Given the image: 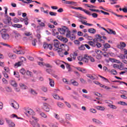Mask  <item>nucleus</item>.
<instances>
[{
	"label": "nucleus",
	"mask_w": 127,
	"mask_h": 127,
	"mask_svg": "<svg viewBox=\"0 0 127 127\" xmlns=\"http://www.w3.org/2000/svg\"><path fill=\"white\" fill-rule=\"evenodd\" d=\"M55 63H56V64H57L58 66H59V65H61L62 64H63V61H62L60 60H57L55 61Z\"/></svg>",
	"instance_id": "nucleus-29"
},
{
	"label": "nucleus",
	"mask_w": 127,
	"mask_h": 127,
	"mask_svg": "<svg viewBox=\"0 0 127 127\" xmlns=\"http://www.w3.org/2000/svg\"><path fill=\"white\" fill-rule=\"evenodd\" d=\"M88 31L91 34H95V33H96V29L94 28H90L88 30Z\"/></svg>",
	"instance_id": "nucleus-24"
},
{
	"label": "nucleus",
	"mask_w": 127,
	"mask_h": 127,
	"mask_svg": "<svg viewBox=\"0 0 127 127\" xmlns=\"http://www.w3.org/2000/svg\"><path fill=\"white\" fill-rule=\"evenodd\" d=\"M24 23L25 25H28V18H24Z\"/></svg>",
	"instance_id": "nucleus-62"
},
{
	"label": "nucleus",
	"mask_w": 127,
	"mask_h": 127,
	"mask_svg": "<svg viewBox=\"0 0 127 127\" xmlns=\"http://www.w3.org/2000/svg\"><path fill=\"white\" fill-rule=\"evenodd\" d=\"M85 56L86 55H84L82 61H83V62H85V63H89V58H88V57H85Z\"/></svg>",
	"instance_id": "nucleus-34"
},
{
	"label": "nucleus",
	"mask_w": 127,
	"mask_h": 127,
	"mask_svg": "<svg viewBox=\"0 0 127 127\" xmlns=\"http://www.w3.org/2000/svg\"><path fill=\"white\" fill-rule=\"evenodd\" d=\"M96 109L99 111H105V107L103 106H97Z\"/></svg>",
	"instance_id": "nucleus-35"
},
{
	"label": "nucleus",
	"mask_w": 127,
	"mask_h": 127,
	"mask_svg": "<svg viewBox=\"0 0 127 127\" xmlns=\"http://www.w3.org/2000/svg\"><path fill=\"white\" fill-rule=\"evenodd\" d=\"M37 21L38 22V24L40 26H41V27H45V23L41 22V20H37Z\"/></svg>",
	"instance_id": "nucleus-23"
},
{
	"label": "nucleus",
	"mask_w": 127,
	"mask_h": 127,
	"mask_svg": "<svg viewBox=\"0 0 127 127\" xmlns=\"http://www.w3.org/2000/svg\"><path fill=\"white\" fill-rule=\"evenodd\" d=\"M21 65H22V63L21 62H18L14 64V67L15 68H17L18 67H20Z\"/></svg>",
	"instance_id": "nucleus-31"
},
{
	"label": "nucleus",
	"mask_w": 127,
	"mask_h": 127,
	"mask_svg": "<svg viewBox=\"0 0 127 127\" xmlns=\"http://www.w3.org/2000/svg\"><path fill=\"white\" fill-rule=\"evenodd\" d=\"M12 26H13V27H16V28H21L22 25L20 24H14L12 25Z\"/></svg>",
	"instance_id": "nucleus-28"
},
{
	"label": "nucleus",
	"mask_w": 127,
	"mask_h": 127,
	"mask_svg": "<svg viewBox=\"0 0 127 127\" xmlns=\"http://www.w3.org/2000/svg\"><path fill=\"white\" fill-rule=\"evenodd\" d=\"M66 35H65V36L66 37H67V38H69V37H70L71 36V34L72 33V32L69 30V29H67V31H66Z\"/></svg>",
	"instance_id": "nucleus-27"
},
{
	"label": "nucleus",
	"mask_w": 127,
	"mask_h": 127,
	"mask_svg": "<svg viewBox=\"0 0 127 127\" xmlns=\"http://www.w3.org/2000/svg\"><path fill=\"white\" fill-rule=\"evenodd\" d=\"M20 73H21L22 75H24V74L26 73V71H25V69H24V68H21V69H20Z\"/></svg>",
	"instance_id": "nucleus-45"
},
{
	"label": "nucleus",
	"mask_w": 127,
	"mask_h": 127,
	"mask_svg": "<svg viewBox=\"0 0 127 127\" xmlns=\"http://www.w3.org/2000/svg\"><path fill=\"white\" fill-rule=\"evenodd\" d=\"M2 37L4 40H8L9 39V35L8 34H2Z\"/></svg>",
	"instance_id": "nucleus-17"
},
{
	"label": "nucleus",
	"mask_w": 127,
	"mask_h": 127,
	"mask_svg": "<svg viewBox=\"0 0 127 127\" xmlns=\"http://www.w3.org/2000/svg\"><path fill=\"white\" fill-rule=\"evenodd\" d=\"M57 38H58V39H59V40H60L61 41L63 42L64 43H67V42H68V39H67V38H64L62 36H58Z\"/></svg>",
	"instance_id": "nucleus-9"
},
{
	"label": "nucleus",
	"mask_w": 127,
	"mask_h": 127,
	"mask_svg": "<svg viewBox=\"0 0 127 127\" xmlns=\"http://www.w3.org/2000/svg\"><path fill=\"white\" fill-rule=\"evenodd\" d=\"M91 15L94 18H97V17H98V14H97L96 13H93L91 14Z\"/></svg>",
	"instance_id": "nucleus-64"
},
{
	"label": "nucleus",
	"mask_w": 127,
	"mask_h": 127,
	"mask_svg": "<svg viewBox=\"0 0 127 127\" xmlns=\"http://www.w3.org/2000/svg\"><path fill=\"white\" fill-rule=\"evenodd\" d=\"M41 90L45 93H46V92H47V91H48L47 87H42L41 88Z\"/></svg>",
	"instance_id": "nucleus-60"
},
{
	"label": "nucleus",
	"mask_w": 127,
	"mask_h": 127,
	"mask_svg": "<svg viewBox=\"0 0 127 127\" xmlns=\"http://www.w3.org/2000/svg\"><path fill=\"white\" fill-rule=\"evenodd\" d=\"M26 1H24V3H27L28 4L29 3H31L32 2H33V0H25Z\"/></svg>",
	"instance_id": "nucleus-48"
},
{
	"label": "nucleus",
	"mask_w": 127,
	"mask_h": 127,
	"mask_svg": "<svg viewBox=\"0 0 127 127\" xmlns=\"http://www.w3.org/2000/svg\"><path fill=\"white\" fill-rule=\"evenodd\" d=\"M79 50H85V45H81L80 47H79Z\"/></svg>",
	"instance_id": "nucleus-55"
},
{
	"label": "nucleus",
	"mask_w": 127,
	"mask_h": 127,
	"mask_svg": "<svg viewBox=\"0 0 127 127\" xmlns=\"http://www.w3.org/2000/svg\"><path fill=\"white\" fill-rule=\"evenodd\" d=\"M4 23H5V24H11V18L10 17H7V18L4 20Z\"/></svg>",
	"instance_id": "nucleus-15"
},
{
	"label": "nucleus",
	"mask_w": 127,
	"mask_h": 127,
	"mask_svg": "<svg viewBox=\"0 0 127 127\" xmlns=\"http://www.w3.org/2000/svg\"><path fill=\"white\" fill-rule=\"evenodd\" d=\"M11 36L13 38L17 39V40L21 38V35L17 31L14 30L11 33Z\"/></svg>",
	"instance_id": "nucleus-5"
},
{
	"label": "nucleus",
	"mask_w": 127,
	"mask_h": 127,
	"mask_svg": "<svg viewBox=\"0 0 127 127\" xmlns=\"http://www.w3.org/2000/svg\"><path fill=\"white\" fill-rule=\"evenodd\" d=\"M57 106L59 108H62L63 107H64V104L61 103V102H58L57 103Z\"/></svg>",
	"instance_id": "nucleus-42"
},
{
	"label": "nucleus",
	"mask_w": 127,
	"mask_h": 127,
	"mask_svg": "<svg viewBox=\"0 0 127 127\" xmlns=\"http://www.w3.org/2000/svg\"><path fill=\"white\" fill-rule=\"evenodd\" d=\"M43 48L44 49H48V44L46 43V42H44L43 44Z\"/></svg>",
	"instance_id": "nucleus-52"
},
{
	"label": "nucleus",
	"mask_w": 127,
	"mask_h": 127,
	"mask_svg": "<svg viewBox=\"0 0 127 127\" xmlns=\"http://www.w3.org/2000/svg\"><path fill=\"white\" fill-rule=\"evenodd\" d=\"M53 98L56 100H60V96H59L58 94H54L53 95Z\"/></svg>",
	"instance_id": "nucleus-44"
},
{
	"label": "nucleus",
	"mask_w": 127,
	"mask_h": 127,
	"mask_svg": "<svg viewBox=\"0 0 127 127\" xmlns=\"http://www.w3.org/2000/svg\"><path fill=\"white\" fill-rule=\"evenodd\" d=\"M92 122L95 125H103L102 122L100 121V120L96 119L95 118L92 119Z\"/></svg>",
	"instance_id": "nucleus-16"
},
{
	"label": "nucleus",
	"mask_w": 127,
	"mask_h": 127,
	"mask_svg": "<svg viewBox=\"0 0 127 127\" xmlns=\"http://www.w3.org/2000/svg\"><path fill=\"white\" fill-rule=\"evenodd\" d=\"M49 84L51 87H54V85L55 83H54V80L51 78H49Z\"/></svg>",
	"instance_id": "nucleus-22"
},
{
	"label": "nucleus",
	"mask_w": 127,
	"mask_h": 127,
	"mask_svg": "<svg viewBox=\"0 0 127 127\" xmlns=\"http://www.w3.org/2000/svg\"><path fill=\"white\" fill-rule=\"evenodd\" d=\"M95 37L96 40H99L100 42H101L102 43H105V41L102 39V36H101L100 35H96Z\"/></svg>",
	"instance_id": "nucleus-14"
},
{
	"label": "nucleus",
	"mask_w": 127,
	"mask_h": 127,
	"mask_svg": "<svg viewBox=\"0 0 127 127\" xmlns=\"http://www.w3.org/2000/svg\"><path fill=\"white\" fill-rule=\"evenodd\" d=\"M108 107H109L110 109H112L113 110H117V109H118V107H117V106L113 104L108 105Z\"/></svg>",
	"instance_id": "nucleus-30"
},
{
	"label": "nucleus",
	"mask_w": 127,
	"mask_h": 127,
	"mask_svg": "<svg viewBox=\"0 0 127 127\" xmlns=\"http://www.w3.org/2000/svg\"><path fill=\"white\" fill-rule=\"evenodd\" d=\"M103 54V52L100 50L96 49L94 51V54L92 55L94 57H96V59L100 60L102 59V55Z\"/></svg>",
	"instance_id": "nucleus-2"
},
{
	"label": "nucleus",
	"mask_w": 127,
	"mask_h": 127,
	"mask_svg": "<svg viewBox=\"0 0 127 127\" xmlns=\"http://www.w3.org/2000/svg\"><path fill=\"white\" fill-rule=\"evenodd\" d=\"M111 72L113 75H117V74H118V72H117V70L115 69H112Z\"/></svg>",
	"instance_id": "nucleus-54"
},
{
	"label": "nucleus",
	"mask_w": 127,
	"mask_h": 127,
	"mask_svg": "<svg viewBox=\"0 0 127 127\" xmlns=\"http://www.w3.org/2000/svg\"><path fill=\"white\" fill-rule=\"evenodd\" d=\"M68 27L64 26L63 28L59 29V31L61 34L65 35V33H66V31H68Z\"/></svg>",
	"instance_id": "nucleus-6"
},
{
	"label": "nucleus",
	"mask_w": 127,
	"mask_h": 127,
	"mask_svg": "<svg viewBox=\"0 0 127 127\" xmlns=\"http://www.w3.org/2000/svg\"><path fill=\"white\" fill-rule=\"evenodd\" d=\"M10 105L13 109H15V110H18V109H19V105H18L16 102H14Z\"/></svg>",
	"instance_id": "nucleus-11"
},
{
	"label": "nucleus",
	"mask_w": 127,
	"mask_h": 127,
	"mask_svg": "<svg viewBox=\"0 0 127 127\" xmlns=\"http://www.w3.org/2000/svg\"><path fill=\"white\" fill-rule=\"evenodd\" d=\"M60 123H61V124H63V125H65V120H64V119H60V120H59Z\"/></svg>",
	"instance_id": "nucleus-53"
},
{
	"label": "nucleus",
	"mask_w": 127,
	"mask_h": 127,
	"mask_svg": "<svg viewBox=\"0 0 127 127\" xmlns=\"http://www.w3.org/2000/svg\"><path fill=\"white\" fill-rule=\"evenodd\" d=\"M49 14L51 16H56V15H57V13H56L55 12L50 11L49 12Z\"/></svg>",
	"instance_id": "nucleus-43"
},
{
	"label": "nucleus",
	"mask_w": 127,
	"mask_h": 127,
	"mask_svg": "<svg viewBox=\"0 0 127 127\" xmlns=\"http://www.w3.org/2000/svg\"><path fill=\"white\" fill-rule=\"evenodd\" d=\"M69 38L71 40H75V39H76V37L75 36V35H71Z\"/></svg>",
	"instance_id": "nucleus-58"
},
{
	"label": "nucleus",
	"mask_w": 127,
	"mask_h": 127,
	"mask_svg": "<svg viewBox=\"0 0 127 127\" xmlns=\"http://www.w3.org/2000/svg\"><path fill=\"white\" fill-rule=\"evenodd\" d=\"M76 69L80 72H81V73H87V71L85 68H82L81 67H77Z\"/></svg>",
	"instance_id": "nucleus-25"
},
{
	"label": "nucleus",
	"mask_w": 127,
	"mask_h": 127,
	"mask_svg": "<svg viewBox=\"0 0 127 127\" xmlns=\"http://www.w3.org/2000/svg\"><path fill=\"white\" fill-rule=\"evenodd\" d=\"M103 47L104 49H102V51H105V52L106 51H108V49L109 48H111V45H110V44L109 43H105V44H103Z\"/></svg>",
	"instance_id": "nucleus-8"
},
{
	"label": "nucleus",
	"mask_w": 127,
	"mask_h": 127,
	"mask_svg": "<svg viewBox=\"0 0 127 127\" xmlns=\"http://www.w3.org/2000/svg\"><path fill=\"white\" fill-rule=\"evenodd\" d=\"M88 44H89L90 46H92V47H96V43L92 41H88Z\"/></svg>",
	"instance_id": "nucleus-26"
},
{
	"label": "nucleus",
	"mask_w": 127,
	"mask_h": 127,
	"mask_svg": "<svg viewBox=\"0 0 127 127\" xmlns=\"http://www.w3.org/2000/svg\"><path fill=\"white\" fill-rule=\"evenodd\" d=\"M10 84L13 87H15V88H16V87H17V83H16V82L15 80H10Z\"/></svg>",
	"instance_id": "nucleus-19"
},
{
	"label": "nucleus",
	"mask_w": 127,
	"mask_h": 127,
	"mask_svg": "<svg viewBox=\"0 0 127 127\" xmlns=\"http://www.w3.org/2000/svg\"><path fill=\"white\" fill-rule=\"evenodd\" d=\"M19 59L20 60V62H21L22 63L24 62V61H26V59L23 57L19 58Z\"/></svg>",
	"instance_id": "nucleus-51"
},
{
	"label": "nucleus",
	"mask_w": 127,
	"mask_h": 127,
	"mask_svg": "<svg viewBox=\"0 0 127 127\" xmlns=\"http://www.w3.org/2000/svg\"><path fill=\"white\" fill-rule=\"evenodd\" d=\"M85 6H87V7H89V8H94L95 6L90 4H85Z\"/></svg>",
	"instance_id": "nucleus-49"
},
{
	"label": "nucleus",
	"mask_w": 127,
	"mask_h": 127,
	"mask_svg": "<svg viewBox=\"0 0 127 127\" xmlns=\"http://www.w3.org/2000/svg\"><path fill=\"white\" fill-rule=\"evenodd\" d=\"M84 12H85V13H86V14H87L88 15H92V13H91V12H90L89 10L84 9V11H83Z\"/></svg>",
	"instance_id": "nucleus-50"
},
{
	"label": "nucleus",
	"mask_w": 127,
	"mask_h": 127,
	"mask_svg": "<svg viewBox=\"0 0 127 127\" xmlns=\"http://www.w3.org/2000/svg\"><path fill=\"white\" fill-rule=\"evenodd\" d=\"M111 62H114L115 63H121V62L115 59H111Z\"/></svg>",
	"instance_id": "nucleus-41"
},
{
	"label": "nucleus",
	"mask_w": 127,
	"mask_h": 127,
	"mask_svg": "<svg viewBox=\"0 0 127 127\" xmlns=\"http://www.w3.org/2000/svg\"><path fill=\"white\" fill-rule=\"evenodd\" d=\"M65 3L66 4H70L71 5H75V4H76V3H77L76 2H74V1H66L65 2Z\"/></svg>",
	"instance_id": "nucleus-33"
},
{
	"label": "nucleus",
	"mask_w": 127,
	"mask_h": 127,
	"mask_svg": "<svg viewBox=\"0 0 127 127\" xmlns=\"http://www.w3.org/2000/svg\"><path fill=\"white\" fill-rule=\"evenodd\" d=\"M126 46L127 45L126 43H125V42H121L120 44L117 46V47L120 49H124Z\"/></svg>",
	"instance_id": "nucleus-13"
},
{
	"label": "nucleus",
	"mask_w": 127,
	"mask_h": 127,
	"mask_svg": "<svg viewBox=\"0 0 127 127\" xmlns=\"http://www.w3.org/2000/svg\"><path fill=\"white\" fill-rule=\"evenodd\" d=\"M31 93L32 94V95H34V96H35V95H37V92H36V91H35V90H33V89H31Z\"/></svg>",
	"instance_id": "nucleus-56"
},
{
	"label": "nucleus",
	"mask_w": 127,
	"mask_h": 127,
	"mask_svg": "<svg viewBox=\"0 0 127 127\" xmlns=\"http://www.w3.org/2000/svg\"><path fill=\"white\" fill-rule=\"evenodd\" d=\"M54 41V47L57 48L56 51L59 54L61 57H64V50H63V47L64 46L65 48H67V51H69V47L67 46H65V44H61L59 43V41L58 40H55Z\"/></svg>",
	"instance_id": "nucleus-1"
},
{
	"label": "nucleus",
	"mask_w": 127,
	"mask_h": 127,
	"mask_svg": "<svg viewBox=\"0 0 127 127\" xmlns=\"http://www.w3.org/2000/svg\"><path fill=\"white\" fill-rule=\"evenodd\" d=\"M6 122L7 124L9 125V127H15V124L12 122L11 120L6 119Z\"/></svg>",
	"instance_id": "nucleus-12"
},
{
	"label": "nucleus",
	"mask_w": 127,
	"mask_h": 127,
	"mask_svg": "<svg viewBox=\"0 0 127 127\" xmlns=\"http://www.w3.org/2000/svg\"><path fill=\"white\" fill-rule=\"evenodd\" d=\"M81 23L82 24H84V25H87L88 26H92L93 24H90V23H87V22H85V21H81Z\"/></svg>",
	"instance_id": "nucleus-37"
},
{
	"label": "nucleus",
	"mask_w": 127,
	"mask_h": 127,
	"mask_svg": "<svg viewBox=\"0 0 127 127\" xmlns=\"http://www.w3.org/2000/svg\"><path fill=\"white\" fill-rule=\"evenodd\" d=\"M13 52L16 54H24V50L20 47H16L13 49Z\"/></svg>",
	"instance_id": "nucleus-3"
},
{
	"label": "nucleus",
	"mask_w": 127,
	"mask_h": 127,
	"mask_svg": "<svg viewBox=\"0 0 127 127\" xmlns=\"http://www.w3.org/2000/svg\"><path fill=\"white\" fill-rule=\"evenodd\" d=\"M19 85L21 89H22V90H26V89H27V86H26V85L23 83H20L19 84Z\"/></svg>",
	"instance_id": "nucleus-20"
},
{
	"label": "nucleus",
	"mask_w": 127,
	"mask_h": 127,
	"mask_svg": "<svg viewBox=\"0 0 127 127\" xmlns=\"http://www.w3.org/2000/svg\"><path fill=\"white\" fill-rule=\"evenodd\" d=\"M85 57H87V58H88V60H90L91 62L94 63L96 61L95 60V59L91 56H89L88 55H85Z\"/></svg>",
	"instance_id": "nucleus-18"
},
{
	"label": "nucleus",
	"mask_w": 127,
	"mask_h": 127,
	"mask_svg": "<svg viewBox=\"0 0 127 127\" xmlns=\"http://www.w3.org/2000/svg\"><path fill=\"white\" fill-rule=\"evenodd\" d=\"M86 76L88 78H90V79H91V80H95V79H96V78H95L94 76H92V75L89 74H87Z\"/></svg>",
	"instance_id": "nucleus-47"
},
{
	"label": "nucleus",
	"mask_w": 127,
	"mask_h": 127,
	"mask_svg": "<svg viewBox=\"0 0 127 127\" xmlns=\"http://www.w3.org/2000/svg\"><path fill=\"white\" fill-rule=\"evenodd\" d=\"M13 22H15V23L17 22H19V19H17V18L15 17L13 19Z\"/></svg>",
	"instance_id": "nucleus-61"
},
{
	"label": "nucleus",
	"mask_w": 127,
	"mask_h": 127,
	"mask_svg": "<svg viewBox=\"0 0 127 127\" xmlns=\"http://www.w3.org/2000/svg\"><path fill=\"white\" fill-rule=\"evenodd\" d=\"M8 56L10 59H15L16 58V55L12 54V53H8Z\"/></svg>",
	"instance_id": "nucleus-21"
},
{
	"label": "nucleus",
	"mask_w": 127,
	"mask_h": 127,
	"mask_svg": "<svg viewBox=\"0 0 127 127\" xmlns=\"http://www.w3.org/2000/svg\"><path fill=\"white\" fill-rule=\"evenodd\" d=\"M118 104L119 105H121L122 106H127V104L126 102L123 101L119 102Z\"/></svg>",
	"instance_id": "nucleus-46"
},
{
	"label": "nucleus",
	"mask_w": 127,
	"mask_h": 127,
	"mask_svg": "<svg viewBox=\"0 0 127 127\" xmlns=\"http://www.w3.org/2000/svg\"><path fill=\"white\" fill-rule=\"evenodd\" d=\"M43 109L45 112H47V113L50 111V108L48 107L47 103H44L43 104Z\"/></svg>",
	"instance_id": "nucleus-10"
},
{
	"label": "nucleus",
	"mask_w": 127,
	"mask_h": 127,
	"mask_svg": "<svg viewBox=\"0 0 127 127\" xmlns=\"http://www.w3.org/2000/svg\"><path fill=\"white\" fill-rule=\"evenodd\" d=\"M25 115L27 116H34L35 115V112L32 110L31 109H27L25 112Z\"/></svg>",
	"instance_id": "nucleus-7"
},
{
	"label": "nucleus",
	"mask_w": 127,
	"mask_h": 127,
	"mask_svg": "<svg viewBox=\"0 0 127 127\" xmlns=\"http://www.w3.org/2000/svg\"><path fill=\"white\" fill-rule=\"evenodd\" d=\"M38 64L39 66H41V67H43V66H45V64L43 62H38Z\"/></svg>",
	"instance_id": "nucleus-63"
},
{
	"label": "nucleus",
	"mask_w": 127,
	"mask_h": 127,
	"mask_svg": "<svg viewBox=\"0 0 127 127\" xmlns=\"http://www.w3.org/2000/svg\"><path fill=\"white\" fill-rule=\"evenodd\" d=\"M26 74L28 75V76H30V77H32V72L31 71L27 70L26 72Z\"/></svg>",
	"instance_id": "nucleus-59"
},
{
	"label": "nucleus",
	"mask_w": 127,
	"mask_h": 127,
	"mask_svg": "<svg viewBox=\"0 0 127 127\" xmlns=\"http://www.w3.org/2000/svg\"><path fill=\"white\" fill-rule=\"evenodd\" d=\"M71 84L73 85V86H78L79 85V83L76 81H74L73 80H71Z\"/></svg>",
	"instance_id": "nucleus-39"
},
{
	"label": "nucleus",
	"mask_w": 127,
	"mask_h": 127,
	"mask_svg": "<svg viewBox=\"0 0 127 127\" xmlns=\"http://www.w3.org/2000/svg\"><path fill=\"white\" fill-rule=\"evenodd\" d=\"M108 34H114V35H116V31H115L111 29H108Z\"/></svg>",
	"instance_id": "nucleus-32"
},
{
	"label": "nucleus",
	"mask_w": 127,
	"mask_h": 127,
	"mask_svg": "<svg viewBox=\"0 0 127 127\" xmlns=\"http://www.w3.org/2000/svg\"><path fill=\"white\" fill-rule=\"evenodd\" d=\"M65 119L68 120V121H70L71 119H72V116L70 114H66Z\"/></svg>",
	"instance_id": "nucleus-40"
},
{
	"label": "nucleus",
	"mask_w": 127,
	"mask_h": 127,
	"mask_svg": "<svg viewBox=\"0 0 127 127\" xmlns=\"http://www.w3.org/2000/svg\"><path fill=\"white\" fill-rule=\"evenodd\" d=\"M13 75L16 78H19V77H20L19 73H18V72H16L15 71H14Z\"/></svg>",
	"instance_id": "nucleus-57"
},
{
	"label": "nucleus",
	"mask_w": 127,
	"mask_h": 127,
	"mask_svg": "<svg viewBox=\"0 0 127 127\" xmlns=\"http://www.w3.org/2000/svg\"><path fill=\"white\" fill-rule=\"evenodd\" d=\"M40 116H41L42 118H44V119L47 118V115L43 112L40 113Z\"/></svg>",
	"instance_id": "nucleus-36"
},
{
	"label": "nucleus",
	"mask_w": 127,
	"mask_h": 127,
	"mask_svg": "<svg viewBox=\"0 0 127 127\" xmlns=\"http://www.w3.org/2000/svg\"><path fill=\"white\" fill-rule=\"evenodd\" d=\"M54 117L55 118V119H56V120H58V121L60 120V116L56 113H54Z\"/></svg>",
	"instance_id": "nucleus-38"
},
{
	"label": "nucleus",
	"mask_w": 127,
	"mask_h": 127,
	"mask_svg": "<svg viewBox=\"0 0 127 127\" xmlns=\"http://www.w3.org/2000/svg\"><path fill=\"white\" fill-rule=\"evenodd\" d=\"M32 120H33V122H35L36 123L33 122L31 123V121H30V123L31 124L32 127H40V124L39 123H38L37 122L39 121V120L35 117H32Z\"/></svg>",
	"instance_id": "nucleus-4"
}]
</instances>
